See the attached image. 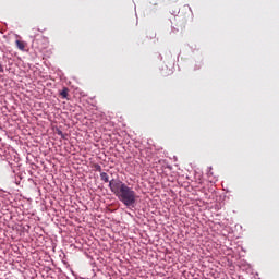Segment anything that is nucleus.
Returning a JSON list of instances; mask_svg holds the SVG:
<instances>
[{
    "mask_svg": "<svg viewBox=\"0 0 279 279\" xmlns=\"http://www.w3.org/2000/svg\"><path fill=\"white\" fill-rule=\"evenodd\" d=\"M100 180L106 183L109 182V189L111 193L118 197L119 202H122L128 208H130V206L134 207L137 196L132 187L128 186V184L119 179H112L110 181V177L106 172L100 173Z\"/></svg>",
    "mask_w": 279,
    "mask_h": 279,
    "instance_id": "1",
    "label": "nucleus"
},
{
    "mask_svg": "<svg viewBox=\"0 0 279 279\" xmlns=\"http://www.w3.org/2000/svg\"><path fill=\"white\" fill-rule=\"evenodd\" d=\"M60 96L62 97V99H69V88L63 87V89L60 92Z\"/></svg>",
    "mask_w": 279,
    "mask_h": 279,
    "instance_id": "2",
    "label": "nucleus"
},
{
    "mask_svg": "<svg viewBox=\"0 0 279 279\" xmlns=\"http://www.w3.org/2000/svg\"><path fill=\"white\" fill-rule=\"evenodd\" d=\"M0 73H3V65L0 63Z\"/></svg>",
    "mask_w": 279,
    "mask_h": 279,
    "instance_id": "5",
    "label": "nucleus"
},
{
    "mask_svg": "<svg viewBox=\"0 0 279 279\" xmlns=\"http://www.w3.org/2000/svg\"><path fill=\"white\" fill-rule=\"evenodd\" d=\"M95 169H96V171H99V173H101V166L96 165V166H95Z\"/></svg>",
    "mask_w": 279,
    "mask_h": 279,
    "instance_id": "4",
    "label": "nucleus"
},
{
    "mask_svg": "<svg viewBox=\"0 0 279 279\" xmlns=\"http://www.w3.org/2000/svg\"><path fill=\"white\" fill-rule=\"evenodd\" d=\"M15 45L20 51H25V41L16 40Z\"/></svg>",
    "mask_w": 279,
    "mask_h": 279,
    "instance_id": "3",
    "label": "nucleus"
}]
</instances>
